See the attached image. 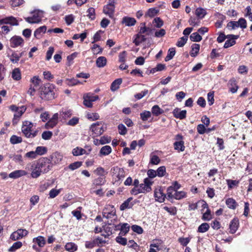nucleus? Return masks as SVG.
Returning <instances> with one entry per match:
<instances>
[{
  "instance_id": "nucleus-1",
  "label": "nucleus",
  "mask_w": 252,
  "mask_h": 252,
  "mask_svg": "<svg viewBox=\"0 0 252 252\" xmlns=\"http://www.w3.org/2000/svg\"><path fill=\"white\" fill-rule=\"evenodd\" d=\"M181 185L177 181L172 183V185L168 187L166 190L167 198L168 200H181L187 197V192L184 191H178Z\"/></svg>"
},
{
  "instance_id": "nucleus-2",
  "label": "nucleus",
  "mask_w": 252,
  "mask_h": 252,
  "mask_svg": "<svg viewBox=\"0 0 252 252\" xmlns=\"http://www.w3.org/2000/svg\"><path fill=\"white\" fill-rule=\"evenodd\" d=\"M112 183L117 186L120 185L126 176V171L124 168L118 166L113 167L110 170Z\"/></svg>"
},
{
  "instance_id": "nucleus-3",
  "label": "nucleus",
  "mask_w": 252,
  "mask_h": 252,
  "mask_svg": "<svg viewBox=\"0 0 252 252\" xmlns=\"http://www.w3.org/2000/svg\"><path fill=\"white\" fill-rule=\"evenodd\" d=\"M33 124L31 122L25 121L23 122L21 130L23 134L28 138H33L36 137L39 130L37 129H33Z\"/></svg>"
},
{
  "instance_id": "nucleus-4",
  "label": "nucleus",
  "mask_w": 252,
  "mask_h": 252,
  "mask_svg": "<svg viewBox=\"0 0 252 252\" xmlns=\"http://www.w3.org/2000/svg\"><path fill=\"white\" fill-rule=\"evenodd\" d=\"M55 86L52 84H47L41 88L40 97L42 99L52 100L55 98Z\"/></svg>"
},
{
  "instance_id": "nucleus-5",
  "label": "nucleus",
  "mask_w": 252,
  "mask_h": 252,
  "mask_svg": "<svg viewBox=\"0 0 252 252\" xmlns=\"http://www.w3.org/2000/svg\"><path fill=\"white\" fill-rule=\"evenodd\" d=\"M9 108L12 111L15 112L12 120V123L13 125H15L18 123L21 117L26 111L27 107L24 105L21 107H17L15 105H11Z\"/></svg>"
},
{
  "instance_id": "nucleus-6",
  "label": "nucleus",
  "mask_w": 252,
  "mask_h": 252,
  "mask_svg": "<svg viewBox=\"0 0 252 252\" xmlns=\"http://www.w3.org/2000/svg\"><path fill=\"white\" fill-rule=\"evenodd\" d=\"M44 11L39 9L33 10L32 13V16L25 18L26 22L30 24L39 23L44 16Z\"/></svg>"
},
{
  "instance_id": "nucleus-7",
  "label": "nucleus",
  "mask_w": 252,
  "mask_h": 252,
  "mask_svg": "<svg viewBox=\"0 0 252 252\" xmlns=\"http://www.w3.org/2000/svg\"><path fill=\"white\" fill-rule=\"evenodd\" d=\"M90 130L94 136H98L105 131L104 124L100 122L94 123L90 127Z\"/></svg>"
},
{
  "instance_id": "nucleus-8",
  "label": "nucleus",
  "mask_w": 252,
  "mask_h": 252,
  "mask_svg": "<svg viewBox=\"0 0 252 252\" xmlns=\"http://www.w3.org/2000/svg\"><path fill=\"white\" fill-rule=\"evenodd\" d=\"M102 216L107 219L116 217V209L112 205L107 204L102 210Z\"/></svg>"
},
{
  "instance_id": "nucleus-9",
  "label": "nucleus",
  "mask_w": 252,
  "mask_h": 252,
  "mask_svg": "<svg viewBox=\"0 0 252 252\" xmlns=\"http://www.w3.org/2000/svg\"><path fill=\"white\" fill-rule=\"evenodd\" d=\"M38 166L40 167V170L43 174L49 172L52 168V166L50 162V159L43 158L37 162Z\"/></svg>"
},
{
  "instance_id": "nucleus-10",
  "label": "nucleus",
  "mask_w": 252,
  "mask_h": 252,
  "mask_svg": "<svg viewBox=\"0 0 252 252\" xmlns=\"http://www.w3.org/2000/svg\"><path fill=\"white\" fill-rule=\"evenodd\" d=\"M63 159V155L58 152L53 153L50 156V162L52 166L61 164Z\"/></svg>"
},
{
  "instance_id": "nucleus-11",
  "label": "nucleus",
  "mask_w": 252,
  "mask_h": 252,
  "mask_svg": "<svg viewBox=\"0 0 252 252\" xmlns=\"http://www.w3.org/2000/svg\"><path fill=\"white\" fill-rule=\"evenodd\" d=\"M152 190L151 187L144 185L143 183L141 184L137 188H134L131 190V193L134 195H137L139 193H146Z\"/></svg>"
},
{
  "instance_id": "nucleus-12",
  "label": "nucleus",
  "mask_w": 252,
  "mask_h": 252,
  "mask_svg": "<svg viewBox=\"0 0 252 252\" xmlns=\"http://www.w3.org/2000/svg\"><path fill=\"white\" fill-rule=\"evenodd\" d=\"M24 43V41L23 38L18 35L12 36L9 40L10 46L13 48L22 47L23 46Z\"/></svg>"
},
{
  "instance_id": "nucleus-13",
  "label": "nucleus",
  "mask_w": 252,
  "mask_h": 252,
  "mask_svg": "<svg viewBox=\"0 0 252 252\" xmlns=\"http://www.w3.org/2000/svg\"><path fill=\"white\" fill-rule=\"evenodd\" d=\"M28 234V231L27 230L25 229H18L10 235V238L13 241H16L23 238Z\"/></svg>"
},
{
  "instance_id": "nucleus-14",
  "label": "nucleus",
  "mask_w": 252,
  "mask_h": 252,
  "mask_svg": "<svg viewBox=\"0 0 252 252\" xmlns=\"http://www.w3.org/2000/svg\"><path fill=\"white\" fill-rule=\"evenodd\" d=\"M166 195L164 193L163 189L160 187L157 188L154 190V197L155 200L157 202H163L166 198Z\"/></svg>"
},
{
  "instance_id": "nucleus-15",
  "label": "nucleus",
  "mask_w": 252,
  "mask_h": 252,
  "mask_svg": "<svg viewBox=\"0 0 252 252\" xmlns=\"http://www.w3.org/2000/svg\"><path fill=\"white\" fill-rule=\"evenodd\" d=\"M226 37L227 40L223 46L224 48H227L235 44V40L239 38V36L238 35L228 34L226 35Z\"/></svg>"
},
{
  "instance_id": "nucleus-16",
  "label": "nucleus",
  "mask_w": 252,
  "mask_h": 252,
  "mask_svg": "<svg viewBox=\"0 0 252 252\" xmlns=\"http://www.w3.org/2000/svg\"><path fill=\"white\" fill-rule=\"evenodd\" d=\"M116 230H120L119 235L125 236L129 231L130 226L127 223H120L115 225Z\"/></svg>"
},
{
  "instance_id": "nucleus-17",
  "label": "nucleus",
  "mask_w": 252,
  "mask_h": 252,
  "mask_svg": "<svg viewBox=\"0 0 252 252\" xmlns=\"http://www.w3.org/2000/svg\"><path fill=\"white\" fill-rule=\"evenodd\" d=\"M38 165L37 162L32 163L31 165V176L33 178H37L41 174H43Z\"/></svg>"
},
{
  "instance_id": "nucleus-18",
  "label": "nucleus",
  "mask_w": 252,
  "mask_h": 252,
  "mask_svg": "<svg viewBox=\"0 0 252 252\" xmlns=\"http://www.w3.org/2000/svg\"><path fill=\"white\" fill-rule=\"evenodd\" d=\"M115 10L114 2L109 3L103 8V12L109 16V17L112 18L114 15Z\"/></svg>"
},
{
  "instance_id": "nucleus-19",
  "label": "nucleus",
  "mask_w": 252,
  "mask_h": 252,
  "mask_svg": "<svg viewBox=\"0 0 252 252\" xmlns=\"http://www.w3.org/2000/svg\"><path fill=\"white\" fill-rule=\"evenodd\" d=\"M228 86L229 91L232 94L236 93L239 89V86L237 85V82L234 78L229 80L228 83Z\"/></svg>"
},
{
  "instance_id": "nucleus-20",
  "label": "nucleus",
  "mask_w": 252,
  "mask_h": 252,
  "mask_svg": "<svg viewBox=\"0 0 252 252\" xmlns=\"http://www.w3.org/2000/svg\"><path fill=\"white\" fill-rule=\"evenodd\" d=\"M173 114L174 117L180 120H183L186 117V110H180L179 108H176L173 111Z\"/></svg>"
},
{
  "instance_id": "nucleus-21",
  "label": "nucleus",
  "mask_w": 252,
  "mask_h": 252,
  "mask_svg": "<svg viewBox=\"0 0 252 252\" xmlns=\"http://www.w3.org/2000/svg\"><path fill=\"white\" fill-rule=\"evenodd\" d=\"M27 174V172L24 170H17L11 172L8 176L10 178L17 179Z\"/></svg>"
},
{
  "instance_id": "nucleus-22",
  "label": "nucleus",
  "mask_w": 252,
  "mask_h": 252,
  "mask_svg": "<svg viewBox=\"0 0 252 252\" xmlns=\"http://www.w3.org/2000/svg\"><path fill=\"white\" fill-rule=\"evenodd\" d=\"M147 37L146 35L138 33L134 36L133 43L136 46H138L143 42L145 41Z\"/></svg>"
},
{
  "instance_id": "nucleus-23",
  "label": "nucleus",
  "mask_w": 252,
  "mask_h": 252,
  "mask_svg": "<svg viewBox=\"0 0 252 252\" xmlns=\"http://www.w3.org/2000/svg\"><path fill=\"white\" fill-rule=\"evenodd\" d=\"M239 224V220L236 218L233 219L229 224V232L231 234L235 233L238 229Z\"/></svg>"
},
{
  "instance_id": "nucleus-24",
  "label": "nucleus",
  "mask_w": 252,
  "mask_h": 252,
  "mask_svg": "<svg viewBox=\"0 0 252 252\" xmlns=\"http://www.w3.org/2000/svg\"><path fill=\"white\" fill-rule=\"evenodd\" d=\"M136 23V20L134 18L129 17H124L122 21L123 24H125L126 26L130 27L134 26Z\"/></svg>"
},
{
  "instance_id": "nucleus-25",
  "label": "nucleus",
  "mask_w": 252,
  "mask_h": 252,
  "mask_svg": "<svg viewBox=\"0 0 252 252\" xmlns=\"http://www.w3.org/2000/svg\"><path fill=\"white\" fill-rule=\"evenodd\" d=\"M132 198L131 197H129L127 199L126 201H125L120 206V209L121 211H124L126 209H130L132 207L133 205V203H132L131 201Z\"/></svg>"
},
{
  "instance_id": "nucleus-26",
  "label": "nucleus",
  "mask_w": 252,
  "mask_h": 252,
  "mask_svg": "<svg viewBox=\"0 0 252 252\" xmlns=\"http://www.w3.org/2000/svg\"><path fill=\"white\" fill-rule=\"evenodd\" d=\"M32 242L35 244H37L39 248L43 247L46 244L45 238L41 236L34 238L32 240Z\"/></svg>"
},
{
  "instance_id": "nucleus-27",
  "label": "nucleus",
  "mask_w": 252,
  "mask_h": 252,
  "mask_svg": "<svg viewBox=\"0 0 252 252\" xmlns=\"http://www.w3.org/2000/svg\"><path fill=\"white\" fill-rule=\"evenodd\" d=\"M152 30L150 28L146 27L145 23H141L140 25V29L138 32L139 33L148 35L149 33L151 32Z\"/></svg>"
},
{
  "instance_id": "nucleus-28",
  "label": "nucleus",
  "mask_w": 252,
  "mask_h": 252,
  "mask_svg": "<svg viewBox=\"0 0 252 252\" xmlns=\"http://www.w3.org/2000/svg\"><path fill=\"white\" fill-rule=\"evenodd\" d=\"M47 28L45 26H41L37 29L34 32V36L35 38L39 39L41 38L42 35L45 33Z\"/></svg>"
},
{
  "instance_id": "nucleus-29",
  "label": "nucleus",
  "mask_w": 252,
  "mask_h": 252,
  "mask_svg": "<svg viewBox=\"0 0 252 252\" xmlns=\"http://www.w3.org/2000/svg\"><path fill=\"white\" fill-rule=\"evenodd\" d=\"M112 152V148L110 146L106 145L103 146L100 150L99 155L100 156H106Z\"/></svg>"
},
{
  "instance_id": "nucleus-30",
  "label": "nucleus",
  "mask_w": 252,
  "mask_h": 252,
  "mask_svg": "<svg viewBox=\"0 0 252 252\" xmlns=\"http://www.w3.org/2000/svg\"><path fill=\"white\" fill-rule=\"evenodd\" d=\"M107 62V59L105 57H99L96 60V65L99 68L103 67L106 65Z\"/></svg>"
},
{
  "instance_id": "nucleus-31",
  "label": "nucleus",
  "mask_w": 252,
  "mask_h": 252,
  "mask_svg": "<svg viewBox=\"0 0 252 252\" xmlns=\"http://www.w3.org/2000/svg\"><path fill=\"white\" fill-rule=\"evenodd\" d=\"M64 248L66 251L69 252H74L77 250L78 246L74 243L68 242L65 244Z\"/></svg>"
},
{
  "instance_id": "nucleus-32",
  "label": "nucleus",
  "mask_w": 252,
  "mask_h": 252,
  "mask_svg": "<svg viewBox=\"0 0 252 252\" xmlns=\"http://www.w3.org/2000/svg\"><path fill=\"white\" fill-rule=\"evenodd\" d=\"M173 146L174 149L178 152H183L185 149L184 141H175Z\"/></svg>"
},
{
  "instance_id": "nucleus-33",
  "label": "nucleus",
  "mask_w": 252,
  "mask_h": 252,
  "mask_svg": "<svg viewBox=\"0 0 252 252\" xmlns=\"http://www.w3.org/2000/svg\"><path fill=\"white\" fill-rule=\"evenodd\" d=\"M190 55L192 57H195L198 55L200 50V45L198 44H193L191 46Z\"/></svg>"
},
{
  "instance_id": "nucleus-34",
  "label": "nucleus",
  "mask_w": 252,
  "mask_h": 252,
  "mask_svg": "<svg viewBox=\"0 0 252 252\" xmlns=\"http://www.w3.org/2000/svg\"><path fill=\"white\" fill-rule=\"evenodd\" d=\"M72 114V112L71 110L63 109L60 111V116L63 119H66L70 118Z\"/></svg>"
},
{
  "instance_id": "nucleus-35",
  "label": "nucleus",
  "mask_w": 252,
  "mask_h": 252,
  "mask_svg": "<svg viewBox=\"0 0 252 252\" xmlns=\"http://www.w3.org/2000/svg\"><path fill=\"white\" fill-rule=\"evenodd\" d=\"M195 14L199 19H203L207 14L206 10L202 7L197 8L195 10Z\"/></svg>"
},
{
  "instance_id": "nucleus-36",
  "label": "nucleus",
  "mask_w": 252,
  "mask_h": 252,
  "mask_svg": "<svg viewBox=\"0 0 252 252\" xmlns=\"http://www.w3.org/2000/svg\"><path fill=\"white\" fill-rule=\"evenodd\" d=\"M11 77L16 81H19L21 79V73L19 68H15L13 70Z\"/></svg>"
},
{
  "instance_id": "nucleus-37",
  "label": "nucleus",
  "mask_w": 252,
  "mask_h": 252,
  "mask_svg": "<svg viewBox=\"0 0 252 252\" xmlns=\"http://www.w3.org/2000/svg\"><path fill=\"white\" fill-rule=\"evenodd\" d=\"M225 203L229 208L233 209V210L235 209L237 206V202L232 198H227L226 200Z\"/></svg>"
},
{
  "instance_id": "nucleus-38",
  "label": "nucleus",
  "mask_w": 252,
  "mask_h": 252,
  "mask_svg": "<svg viewBox=\"0 0 252 252\" xmlns=\"http://www.w3.org/2000/svg\"><path fill=\"white\" fill-rule=\"evenodd\" d=\"M122 83V79L121 78H118L115 80L111 84V90L113 92L117 90L119 88L120 85Z\"/></svg>"
},
{
  "instance_id": "nucleus-39",
  "label": "nucleus",
  "mask_w": 252,
  "mask_h": 252,
  "mask_svg": "<svg viewBox=\"0 0 252 252\" xmlns=\"http://www.w3.org/2000/svg\"><path fill=\"white\" fill-rule=\"evenodd\" d=\"M94 173L96 175L100 177L103 176L105 177L107 174V172L105 170L104 168L101 166L97 167L94 171Z\"/></svg>"
},
{
  "instance_id": "nucleus-40",
  "label": "nucleus",
  "mask_w": 252,
  "mask_h": 252,
  "mask_svg": "<svg viewBox=\"0 0 252 252\" xmlns=\"http://www.w3.org/2000/svg\"><path fill=\"white\" fill-rule=\"evenodd\" d=\"M72 154L74 156H79L86 154V150L81 147H77L72 150Z\"/></svg>"
},
{
  "instance_id": "nucleus-41",
  "label": "nucleus",
  "mask_w": 252,
  "mask_h": 252,
  "mask_svg": "<svg viewBox=\"0 0 252 252\" xmlns=\"http://www.w3.org/2000/svg\"><path fill=\"white\" fill-rule=\"evenodd\" d=\"M209 228V224L208 223L204 222L198 226L197 232L199 233H205L208 231Z\"/></svg>"
},
{
  "instance_id": "nucleus-42",
  "label": "nucleus",
  "mask_w": 252,
  "mask_h": 252,
  "mask_svg": "<svg viewBox=\"0 0 252 252\" xmlns=\"http://www.w3.org/2000/svg\"><path fill=\"white\" fill-rule=\"evenodd\" d=\"M93 241L94 243L95 247H102L106 243L105 240L99 237L94 238Z\"/></svg>"
},
{
  "instance_id": "nucleus-43",
  "label": "nucleus",
  "mask_w": 252,
  "mask_h": 252,
  "mask_svg": "<svg viewBox=\"0 0 252 252\" xmlns=\"http://www.w3.org/2000/svg\"><path fill=\"white\" fill-rule=\"evenodd\" d=\"M62 189H52L49 193V198H54L56 196H57L62 190Z\"/></svg>"
},
{
  "instance_id": "nucleus-44",
  "label": "nucleus",
  "mask_w": 252,
  "mask_h": 252,
  "mask_svg": "<svg viewBox=\"0 0 252 252\" xmlns=\"http://www.w3.org/2000/svg\"><path fill=\"white\" fill-rule=\"evenodd\" d=\"M22 246V243L20 241L15 242L11 247L8 249L9 252H14L17 250L19 249Z\"/></svg>"
},
{
  "instance_id": "nucleus-45",
  "label": "nucleus",
  "mask_w": 252,
  "mask_h": 252,
  "mask_svg": "<svg viewBox=\"0 0 252 252\" xmlns=\"http://www.w3.org/2000/svg\"><path fill=\"white\" fill-rule=\"evenodd\" d=\"M140 115L141 119L144 122L148 120L152 116L151 112L146 110L141 113Z\"/></svg>"
},
{
  "instance_id": "nucleus-46",
  "label": "nucleus",
  "mask_w": 252,
  "mask_h": 252,
  "mask_svg": "<svg viewBox=\"0 0 252 252\" xmlns=\"http://www.w3.org/2000/svg\"><path fill=\"white\" fill-rule=\"evenodd\" d=\"M213 218V216L211 214V210L208 209L203 214L202 220L204 221H209Z\"/></svg>"
},
{
  "instance_id": "nucleus-47",
  "label": "nucleus",
  "mask_w": 252,
  "mask_h": 252,
  "mask_svg": "<svg viewBox=\"0 0 252 252\" xmlns=\"http://www.w3.org/2000/svg\"><path fill=\"white\" fill-rule=\"evenodd\" d=\"M189 38L190 40L193 42H199L202 39L201 36L197 32L192 33Z\"/></svg>"
},
{
  "instance_id": "nucleus-48",
  "label": "nucleus",
  "mask_w": 252,
  "mask_h": 252,
  "mask_svg": "<svg viewBox=\"0 0 252 252\" xmlns=\"http://www.w3.org/2000/svg\"><path fill=\"white\" fill-rule=\"evenodd\" d=\"M163 112V111L158 105H155L152 108V113L155 116H158Z\"/></svg>"
},
{
  "instance_id": "nucleus-49",
  "label": "nucleus",
  "mask_w": 252,
  "mask_h": 252,
  "mask_svg": "<svg viewBox=\"0 0 252 252\" xmlns=\"http://www.w3.org/2000/svg\"><path fill=\"white\" fill-rule=\"evenodd\" d=\"M175 49L174 48H170L168 51L167 56L165 58V61L167 62L171 60L175 55Z\"/></svg>"
},
{
  "instance_id": "nucleus-50",
  "label": "nucleus",
  "mask_w": 252,
  "mask_h": 252,
  "mask_svg": "<svg viewBox=\"0 0 252 252\" xmlns=\"http://www.w3.org/2000/svg\"><path fill=\"white\" fill-rule=\"evenodd\" d=\"M105 182V177L103 176H99L98 178L95 179L93 181V183L96 186H102L104 185Z\"/></svg>"
},
{
  "instance_id": "nucleus-51",
  "label": "nucleus",
  "mask_w": 252,
  "mask_h": 252,
  "mask_svg": "<svg viewBox=\"0 0 252 252\" xmlns=\"http://www.w3.org/2000/svg\"><path fill=\"white\" fill-rule=\"evenodd\" d=\"M35 153L37 156H42L46 153L47 148L44 146H38L35 150Z\"/></svg>"
},
{
  "instance_id": "nucleus-52",
  "label": "nucleus",
  "mask_w": 252,
  "mask_h": 252,
  "mask_svg": "<svg viewBox=\"0 0 252 252\" xmlns=\"http://www.w3.org/2000/svg\"><path fill=\"white\" fill-rule=\"evenodd\" d=\"M82 161H75L73 163L70 164L68 165V168L70 170L73 171V170H74L75 169L79 168V167H80L82 166Z\"/></svg>"
},
{
  "instance_id": "nucleus-53",
  "label": "nucleus",
  "mask_w": 252,
  "mask_h": 252,
  "mask_svg": "<svg viewBox=\"0 0 252 252\" xmlns=\"http://www.w3.org/2000/svg\"><path fill=\"white\" fill-rule=\"evenodd\" d=\"M188 39V36H183L179 39L176 43L177 46L182 47L186 43Z\"/></svg>"
},
{
  "instance_id": "nucleus-54",
  "label": "nucleus",
  "mask_w": 252,
  "mask_h": 252,
  "mask_svg": "<svg viewBox=\"0 0 252 252\" xmlns=\"http://www.w3.org/2000/svg\"><path fill=\"white\" fill-rule=\"evenodd\" d=\"M91 49L94 55L101 54L102 52V49L97 44H94Z\"/></svg>"
},
{
  "instance_id": "nucleus-55",
  "label": "nucleus",
  "mask_w": 252,
  "mask_h": 252,
  "mask_svg": "<svg viewBox=\"0 0 252 252\" xmlns=\"http://www.w3.org/2000/svg\"><path fill=\"white\" fill-rule=\"evenodd\" d=\"M10 141L12 144L20 143L22 141V138L20 136L13 135L10 137Z\"/></svg>"
},
{
  "instance_id": "nucleus-56",
  "label": "nucleus",
  "mask_w": 252,
  "mask_h": 252,
  "mask_svg": "<svg viewBox=\"0 0 252 252\" xmlns=\"http://www.w3.org/2000/svg\"><path fill=\"white\" fill-rule=\"evenodd\" d=\"M58 123L56 121L51 118L45 124V127L47 129L53 128Z\"/></svg>"
},
{
  "instance_id": "nucleus-57",
  "label": "nucleus",
  "mask_w": 252,
  "mask_h": 252,
  "mask_svg": "<svg viewBox=\"0 0 252 252\" xmlns=\"http://www.w3.org/2000/svg\"><path fill=\"white\" fill-rule=\"evenodd\" d=\"M10 61L13 63H17L19 61V56H18V53L16 52H13L12 54L9 56Z\"/></svg>"
},
{
  "instance_id": "nucleus-58",
  "label": "nucleus",
  "mask_w": 252,
  "mask_h": 252,
  "mask_svg": "<svg viewBox=\"0 0 252 252\" xmlns=\"http://www.w3.org/2000/svg\"><path fill=\"white\" fill-rule=\"evenodd\" d=\"M157 176L159 177H162L165 175L166 173V168L164 166H160L156 170Z\"/></svg>"
},
{
  "instance_id": "nucleus-59",
  "label": "nucleus",
  "mask_w": 252,
  "mask_h": 252,
  "mask_svg": "<svg viewBox=\"0 0 252 252\" xmlns=\"http://www.w3.org/2000/svg\"><path fill=\"white\" fill-rule=\"evenodd\" d=\"M191 238L190 237L184 238V237H180L178 239V242L181 244L183 246H187V245L189 243Z\"/></svg>"
},
{
  "instance_id": "nucleus-60",
  "label": "nucleus",
  "mask_w": 252,
  "mask_h": 252,
  "mask_svg": "<svg viewBox=\"0 0 252 252\" xmlns=\"http://www.w3.org/2000/svg\"><path fill=\"white\" fill-rule=\"evenodd\" d=\"M79 122V118L77 117H74L70 119L67 123V125L70 126H74L77 125Z\"/></svg>"
},
{
  "instance_id": "nucleus-61",
  "label": "nucleus",
  "mask_w": 252,
  "mask_h": 252,
  "mask_svg": "<svg viewBox=\"0 0 252 252\" xmlns=\"http://www.w3.org/2000/svg\"><path fill=\"white\" fill-rule=\"evenodd\" d=\"M66 83L69 86H73L80 84V82L76 79L72 78L66 79Z\"/></svg>"
},
{
  "instance_id": "nucleus-62",
  "label": "nucleus",
  "mask_w": 252,
  "mask_h": 252,
  "mask_svg": "<svg viewBox=\"0 0 252 252\" xmlns=\"http://www.w3.org/2000/svg\"><path fill=\"white\" fill-rule=\"evenodd\" d=\"M150 163L153 165H157L160 162L159 157L155 155H151Z\"/></svg>"
},
{
  "instance_id": "nucleus-63",
  "label": "nucleus",
  "mask_w": 252,
  "mask_h": 252,
  "mask_svg": "<svg viewBox=\"0 0 252 252\" xmlns=\"http://www.w3.org/2000/svg\"><path fill=\"white\" fill-rule=\"evenodd\" d=\"M214 93L210 92L207 94V100L210 106L213 105L214 103Z\"/></svg>"
},
{
  "instance_id": "nucleus-64",
  "label": "nucleus",
  "mask_w": 252,
  "mask_h": 252,
  "mask_svg": "<svg viewBox=\"0 0 252 252\" xmlns=\"http://www.w3.org/2000/svg\"><path fill=\"white\" fill-rule=\"evenodd\" d=\"M31 82L32 83L34 87H37L39 85L41 80L37 76H34L31 79Z\"/></svg>"
}]
</instances>
